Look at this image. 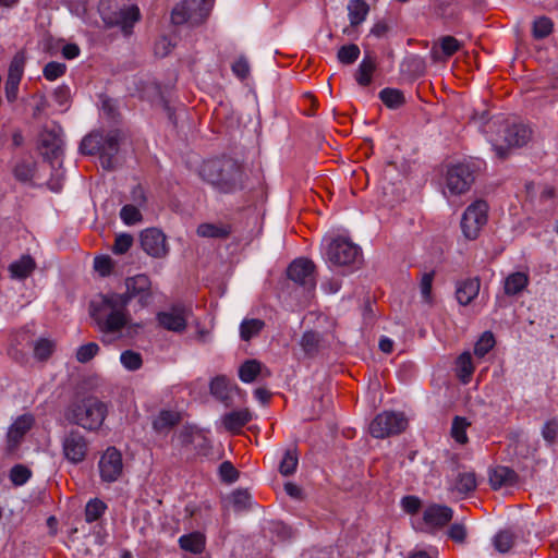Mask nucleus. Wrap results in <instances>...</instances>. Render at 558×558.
I'll list each match as a JSON object with an SVG mask.
<instances>
[{
  "mask_svg": "<svg viewBox=\"0 0 558 558\" xmlns=\"http://www.w3.org/2000/svg\"><path fill=\"white\" fill-rule=\"evenodd\" d=\"M553 23L548 17L542 16L533 23V36L535 38H544L551 33Z\"/></svg>",
  "mask_w": 558,
  "mask_h": 558,
  "instance_id": "47",
  "label": "nucleus"
},
{
  "mask_svg": "<svg viewBox=\"0 0 558 558\" xmlns=\"http://www.w3.org/2000/svg\"><path fill=\"white\" fill-rule=\"evenodd\" d=\"M98 468L104 482L112 483L118 481L123 471L121 452L114 447L107 448L100 457Z\"/></svg>",
  "mask_w": 558,
  "mask_h": 558,
  "instance_id": "12",
  "label": "nucleus"
},
{
  "mask_svg": "<svg viewBox=\"0 0 558 558\" xmlns=\"http://www.w3.org/2000/svg\"><path fill=\"white\" fill-rule=\"evenodd\" d=\"M140 17L141 13L137 5H125L116 13L114 20L110 23L120 26L122 32L129 35Z\"/></svg>",
  "mask_w": 558,
  "mask_h": 558,
  "instance_id": "18",
  "label": "nucleus"
},
{
  "mask_svg": "<svg viewBox=\"0 0 558 558\" xmlns=\"http://www.w3.org/2000/svg\"><path fill=\"white\" fill-rule=\"evenodd\" d=\"M107 414V404L97 398L90 397L69 407L65 418L86 430L95 432L101 427Z\"/></svg>",
  "mask_w": 558,
  "mask_h": 558,
  "instance_id": "3",
  "label": "nucleus"
},
{
  "mask_svg": "<svg viewBox=\"0 0 558 558\" xmlns=\"http://www.w3.org/2000/svg\"><path fill=\"white\" fill-rule=\"evenodd\" d=\"M369 8L363 0H351L348 4L350 24L356 26L366 20Z\"/></svg>",
  "mask_w": 558,
  "mask_h": 558,
  "instance_id": "29",
  "label": "nucleus"
},
{
  "mask_svg": "<svg viewBox=\"0 0 558 558\" xmlns=\"http://www.w3.org/2000/svg\"><path fill=\"white\" fill-rule=\"evenodd\" d=\"M530 278L524 271H514L504 279V292L508 296L521 294L529 286Z\"/></svg>",
  "mask_w": 558,
  "mask_h": 558,
  "instance_id": "20",
  "label": "nucleus"
},
{
  "mask_svg": "<svg viewBox=\"0 0 558 558\" xmlns=\"http://www.w3.org/2000/svg\"><path fill=\"white\" fill-rule=\"evenodd\" d=\"M450 538L456 542H463L466 535L465 527L462 524H452L448 531Z\"/></svg>",
  "mask_w": 558,
  "mask_h": 558,
  "instance_id": "62",
  "label": "nucleus"
},
{
  "mask_svg": "<svg viewBox=\"0 0 558 558\" xmlns=\"http://www.w3.org/2000/svg\"><path fill=\"white\" fill-rule=\"evenodd\" d=\"M230 501L236 511L247 509L252 504V496L246 489H238L230 496Z\"/></svg>",
  "mask_w": 558,
  "mask_h": 558,
  "instance_id": "43",
  "label": "nucleus"
},
{
  "mask_svg": "<svg viewBox=\"0 0 558 558\" xmlns=\"http://www.w3.org/2000/svg\"><path fill=\"white\" fill-rule=\"evenodd\" d=\"M375 66H376L375 62L368 57H365L361 61V63L357 68L356 74H355L356 82L361 86H367L371 84L372 75H373V72L375 71Z\"/></svg>",
  "mask_w": 558,
  "mask_h": 558,
  "instance_id": "34",
  "label": "nucleus"
},
{
  "mask_svg": "<svg viewBox=\"0 0 558 558\" xmlns=\"http://www.w3.org/2000/svg\"><path fill=\"white\" fill-rule=\"evenodd\" d=\"M314 264L306 258L294 259L288 268V277L308 289L315 287Z\"/></svg>",
  "mask_w": 558,
  "mask_h": 558,
  "instance_id": "14",
  "label": "nucleus"
},
{
  "mask_svg": "<svg viewBox=\"0 0 558 558\" xmlns=\"http://www.w3.org/2000/svg\"><path fill=\"white\" fill-rule=\"evenodd\" d=\"M514 537L509 531H500L494 537V546L499 553H507L513 546Z\"/></svg>",
  "mask_w": 558,
  "mask_h": 558,
  "instance_id": "44",
  "label": "nucleus"
},
{
  "mask_svg": "<svg viewBox=\"0 0 558 558\" xmlns=\"http://www.w3.org/2000/svg\"><path fill=\"white\" fill-rule=\"evenodd\" d=\"M495 345L494 335L485 331L474 345V354L477 357H484Z\"/></svg>",
  "mask_w": 558,
  "mask_h": 558,
  "instance_id": "41",
  "label": "nucleus"
},
{
  "mask_svg": "<svg viewBox=\"0 0 558 558\" xmlns=\"http://www.w3.org/2000/svg\"><path fill=\"white\" fill-rule=\"evenodd\" d=\"M474 367L472 364V357L469 352L462 353L457 360V373L458 377L463 384H468L472 377Z\"/></svg>",
  "mask_w": 558,
  "mask_h": 558,
  "instance_id": "32",
  "label": "nucleus"
},
{
  "mask_svg": "<svg viewBox=\"0 0 558 558\" xmlns=\"http://www.w3.org/2000/svg\"><path fill=\"white\" fill-rule=\"evenodd\" d=\"M25 65V56L23 52H17L11 60L9 66L8 78L22 80Z\"/></svg>",
  "mask_w": 558,
  "mask_h": 558,
  "instance_id": "45",
  "label": "nucleus"
},
{
  "mask_svg": "<svg viewBox=\"0 0 558 558\" xmlns=\"http://www.w3.org/2000/svg\"><path fill=\"white\" fill-rule=\"evenodd\" d=\"M514 477V472L507 466H497L489 472V483L494 489L511 484Z\"/></svg>",
  "mask_w": 558,
  "mask_h": 558,
  "instance_id": "27",
  "label": "nucleus"
},
{
  "mask_svg": "<svg viewBox=\"0 0 558 558\" xmlns=\"http://www.w3.org/2000/svg\"><path fill=\"white\" fill-rule=\"evenodd\" d=\"M12 173L20 182H31L35 175V162L32 159H20L14 163Z\"/></svg>",
  "mask_w": 558,
  "mask_h": 558,
  "instance_id": "28",
  "label": "nucleus"
},
{
  "mask_svg": "<svg viewBox=\"0 0 558 558\" xmlns=\"http://www.w3.org/2000/svg\"><path fill=\"white\" fill-rule=\"evenodd\" d=\"M196 232L202 238L225 239L231 233V228L223 223H201Z\"/></svg>",
  "mask_w": 558,
  "mask_h": 558,
  "instance_id": "26",
  "label": "nucleus"
},
{
  "mask_svg": "<svg viewBox=\"0 0 558 558\" xmlns=\"http://www.w3.org/2000/svg\"><path fill=\"white\" fill-rule=\"evenodd\" d=\"M99 351V345L95 342H89L81 345L76 351V360L81 363H87Z\"/></svg>",
  "mask_w": 558,
  "mask_h": 558,
  "instance_id": "50",
  "label": "nucleus"
},
{
  "mask_svg": "<svg viewBox=\"0 0 558 558\" xmlns=\"http://www.w3.org/2000/svg\"><path fill=\"white\" fill-rule=\"evenodd\" d=\"M251 420V412L246 409H243L226 414L222 417V424L227 430L236 433Z\"/></svg>",
  "mask_w": 558,
  "mask_h": 558,
  "instance_id": "24",
  "label": "nucleus"
},
{
  "mask_svg": "<svg viewBox=\"0 0 558 558\" xmlns=\"http://www.w3.org/2000/svg\"><path fill=\"white\" fill-rule=\"evenodd\" d=\"M379 98L390 109H397L404 104L403 93L396 88H384Z\"/></svg>",
  "mask_w": 558,
  "mask_h": 558,
  "instance_id": "35",
  "label": "nucleus"
},
{
  "mask_svg": "<svg viewBox=\"0 0 558 558\" xmlns=\"http://www.w3.org/2000/svg\"><path fill=\"white\" fill-rule=\"evenodd\" d=\"M299 463V458L295 449H288L279 465V471L282 475L288 476L295 472Z\"/></svg>",
  "mask_w": 558,
  "mask_h": 558,
  "instance_id": "37",
  "label": "nucleus"
},
{
  "mask_svg": "<svg viewBox=\"0 0 558 558\" xmlns=\"http://www.w3.org/2000/svg\"><path fill=\"white\" fill-rule=\"evenodd\" d=\"M543 437L548 441L553 442L558 434V423L547 422L542 430Z\"/></svg>",
  "mask_w": 558,
  "mask_h": 558,
  "instance_id": "61",
  "label": "nucleus"
},
{
  "mask_svg": "<svg viewBox=\"0 0 558 558\" xmlns=\"http://www.w3.org/2000/svg\"><path fill=\"white\" fill-rule=\"evenodd\" d=\"M124 293H108L101 296V302L94 310L93 316L102 332H120L123 328H140L132 324L128 305L133 298L146 301L150 296V280L146 275H137L125 280Z\"/></svg>",
  "mask_w": 558,
  "mask_h": 558,
  "instance_id": "1",
  "label": "nucleus"
},
{
  "mask_svg": "<svg viewBox=\"0 0 558 558\" xmlns=\"http://www.w3.org/2000/svg\"><path fill=\"white\" fill-rule=\"evenodd\" d=\"M232 71L233 73L240 77V78H245L247 75H248V72H250V66H248V63L247 61L244 59V58H240L238 59L233 64H232Z\"/></svg>",
  "mask_w": 558,
  "mask_h": 558,
  "instance_id": "60",
  "label": "nucleus"
},
{
  "mask_svg": "<svg viewBox=\"0 0 558 558\" xmlns=\"http://www.w3.org/2000/svg\"><path fill=\"white\" fill-rule=\"evenodd\" d=\"M201 177L223 193L243 186L244 174L241 166L232 159H211L203 162Z\"/></svg>",
  "mask_w": 558,
  "mask_h": 558,
  "instance_id": "2",
  "label": "nucleus"
},
{
  "mask_svg": "<svg viewBox=\"0 0 558 558\" xmlns=\"http://www.w3.org/2000/svg\"><path fill=\"white\" fill-rule=\"evenodd\" d=\"M66 65L61 62L51 61L44 68V76L48 81H56L65 73Z\"/></svg>",
  "mask_w": 558,
  "mask_h": 558,
  "instance_id": "49",
  "label": "nucleus"
},
{
  "mask_svg": "<svg viewBox=\"0 0 558 558\" xmlns=\"http://www.w3.org/2000/svg\"><path fill=\"white\" fill-rule=\"evenodd\" d=\"M232 388V383L226 376H217L210 383V392L220 400H226Z\"/></svg>",
  "mask_w": 558,
  "mask_h": 558,
  "instance_id": "33",
  "label": "nucleus"
},
{
  "mask_svg": "<svg viewBox=\"0 0 558 558\" xmlns=\"http://www.w3.org/2000/svg\"><path fill=\"white\" fill-rule=\"evenodd\" d=\"M474 182V173L466 163H456L448 167L444 181V195L449 198L466 193Z\"/></svg>",
  "mask_w": 558,
  "mask_h": 558,
  "instance_id": "7",
  "label": "nucleus"
},
{
  "mask_svg": "<svg viewBox=\"0 0 558 558\" xmlns=\"http://www.w3.org/2000/svg\"><path fill=\"white\" fill-rule=\"evenodd\" d=\"M191 315L192 311L189 307L174 305L157 313L156 319L163 329L181 333L185 331Z\"/></svg>",
  "mask_w": 558,
  "mask_h": 558,
  "instance_id": "11",
  "label": "nucleus"
},
{
  "mask_svg": "<svg viewBox=\"0 0 558 558\" xmlns=\"http://www.w3.org/2000/svg\"><path fill=\"white\" fill-rule=\"evenodd\" d=\"M107 505L102 500L98 498L90 499L85 507L86 522L92 523L98 520L105 513Z\"/></svg>",
  "mask_w": 558,
  "mask_h": 558,
  "instance_id": "36",
  "label": "nucleus"
},
{
  "mask_svg": "<svg viewBox=\"0 0 558 558\" xmlns=\"http://www.w3.org/2000/svg\"><path fill=\"white\" fill-rule=\"evenodd\" d=\"M120 218L125 225L131 226L141 222L142 214L138 207L134 205H124L120 210Z\"/></svg>",
  "mask_w": 558,
  "mask_h": 558,
  "instance_id": "46",
  "label": "nucleus"
},
{
  "mask_svg": "<svg viewBox=\"0 0 558 558\" xmlns=\"http://www.w3.org/2000/svg\"><path fill=\"white\" fill-rule=\"evenodd\" d=\"M531 137L530 129L522 123H502L498 125V134L489 137L498 157L505 158L511 147L525 145Z\"/></svg>",
  "mask_w": 558,
  "mask_h": 558,
  "instance_id": "4",
  "label": "nucleus"
},
{
  "mask_svg": "<svg viewBox=\"0 0 558 558\" xmlns=\"http://www.w3.org/2000/svg\"><path fill=\"white\" fill-rule=\"evenodd\" d=\"M141 245L149 256L156 258H162L169 252L166 235L156 228H148L142 231Z\"/></svg>",
  "mask_w": 558,
  "mask_h": 558,
  "instance_id": "13",
  "label": "nucleus"
},
{
  "mask_svg": "<svg viewBox=\"0 0 558 558\" xmlns=\"http://www.w3.org/2000/svg\"><path fill=\"white\" fill-rule=\"evenodd\" d=\"M54 343L46 338L39 339L34 347L35 357L38 360L48 359L53 352Z\"/></svg>",
  "mask_w": 558,
  "mask_h": 558,
  "instance_id": "48",
  "label": "nucleus"
},
{
  "mask_svg": "<svg viewBox=\"0 0 558 558\" xmlns=\"http://www.w3.org/2000/svg\"><path fill=\"white\" fill-rule=\"evenodd\" d=\"M451 508L442 505H430L423 512L424 530L432 532L445 526L452 519Z\"/></svg>",
  "mask_w": 558,
  "mask_h": 558,
  "instance_id": "15",
  "label": "nucleus"
},
{
  "mask_svg": "<svg viewBox=\"0 0 558 558\" xmlns=\"http://www.w3.org/2000/svg\"><path fill=\"white\" fill-rule=\"evenodd\" d=\"M488 205L484 201H476L469 205L462 215L461 230L465 239L475 240L487 223Z\"/></svg>",
  "mask_w": 558,
  "mask_h": 558,
  "instance_id": "8",
  "label": "nucleus"
},
{
  "mask_svg": "<svg viewBox=\"0 0 558 558\" xmlns=\"http://www.w3.org/2000/svg\"><path fill=\"white\" fill-rule=\"evenodd\" d=\"M80 54V48L77 45L75 44H66L63 48H62V56L69 60L71 59H74L76 57H78Z\"/></svg>",
  "mask_w": 558,
  "mask_h": 558,
  "instance_id": "64",
  "label": "nucleus"
},
{
  "mask_svg": "<svg viewBox=\"0 0 558 558\" xmlns=\"http://www.w3.org/2000/svg\"><path fill=\"white\" fill-rule=\"evenodd\" d=\"M470 423L464 417L457 416L454 417L451 426V436L452 438L461 445L468 442L466 428Z\"/></svg>",
  "mask_w": 558,
  "mask_h": 558,
  "instance_id": "39",
  "label": "nucleus"
},
{
  "mask_svg": "<svg viewBox=\"0 0 558 558\" xmlns=\"http://www.w3.org/2000/svg\"><path fill=\"white\" fill-rule=\"evenodd\" d=\"M434 274L433 272H426L422 276L421 282H420V290L422 298L426 302H430L432 300V284H433Z\"/></svg>",
  "mask_w": 558,
  "mask_h": 558,
  "instance_id": "55",
  "label": "nucleus"
},
{
  "mask_svg": "<svg viewBox=\"0 0 558 558\" xmlns=\"http://www.w3.org/2000/svg\"><path fill=\"white\" fill-rule=\"evenodd\" d=\"M263 365L257 360H247L239 368V378L245 384L253 383L262 373Z\"/></svg>",
  "mask_w": 558,
  "mask_h": 558,
  "instance_id": "30",
  "label": "nucleus"
},
{
  "mask_svg": "<svg viewBox=\"0 0 558 558\" xmlns=\"http://www.w3.org/2000/svg\"><path fill=\"white\" fill-rule=\"evenodd\" d=\"M171 43L166 37H162L155 44V53L159 57H165L170 52Z\"/></svg>",
  "mask_w": 558,
  "mask_h": 558,
  "instance_id": "63",
  "label": "nucleus"
},
{
  "mask_svg": "<svg viewBox=\"0 0 558 558\" xmlns=\"http://www.w3.org/2000/svg\"><path fill=\"white\" fill-rule=\"evenodd\" d=\"M181 420V415L174 410H161L153 421V428L160 434L168 433Z\"/></svg>",
  "mask_w": 558,
  "mask_h": 558,
  "instance_id": "22",
  "label": "nucleus"
},
{
  "mask_svg": "<svg viewBox=\"0 0 558 558\" xmlns=\"http://www.w3.org/2000/svg\"><path fill=\"white\" fill-rule=\"evenodd\" d=\"M31 471L24 465H15L10 472V478L15 485H24L31 477Z\"/></svg>",
  "mask_w": 558,
  "mask_h": 558,
  "instance_id": "52",
  "label": "nucleus"
},
{
  "mask_svg": "<svg viewBox=\"0 0 558 558\" xmlns=\"http://www.w3.org/2000/svg\"><path fill=\"white\" fill-rule=\"evenodd\" d=\"M101 133H92L83 138L80 145V149L86 155H100Z\"/></svg>",
  "mask_w": 558,
  "mask_h": 558,
  "instance_id": "38",
  "label": "nucleus"
},
{
  "mask_svg": "<svg viewBox=\"0 0 558 558\" xmlns=\"http://www.w3.org/2000/svg\"><path fill=\"white\" fill-rule=\"evenodd\" d=\"M181 549L194 555L202 554L205 549L206 538L201 532H192L184 534L179 538Z\"/></svg>",
  "mask_w": 558,
  "mask_h": 558,
  "instance_id": "23",
  "label": "nucleus"
},
{
  "mask_svg": "<svg viewBox=\"0 0 558 558\" xmlns=\"http://www.w3.org/2000/svg\"><path fill=\"white\" fill-rule=\"evenodd\" d=\"M219 473L223 481L226 482H234L238 477V472L232 465V463L225 461L219 466Z\"/></svg>",
  "mask_w": 558,
  "mask_h": 558,
  "instance_id": "57",
  "label": "nucleus"
},
{
  "mask_svg": "<svg viewBox=\"0 0 558 558\" xmlns=\"http://www.w3.org/2000/svg\"><path fill=\"white\" fill-rule=\"evenodd\" d=\"M408 426V420L401 412L384 411L369 424V433L375 438H385L400 434Z\"/></svg>",
  "mask_w": 558,
  "mask_h": 558,
  "instance_id": "9",
  "label": "nucleus"
},
{
  "mask_svg": "<svg viewBox=\"0 0 558 558\" xmlns=\"http://www.w3.org/2000/svg\"><path fill=\"white\" fill-rule=\"evenodd\" d=\"M401 507L405 512L413 514L420 510L421 500L415 496H405L401 500Z\"/></svg>",
  "mask_w": 558,
  "mask_h": 558,
  "instance_id": "58",
  "label": "nucleus"
},
{
  "mask_svg": "<svg viewBox=\"0 0 558 558\" xmlns=\"http://www.w3.org/2000/svg\"><path fill=\"white\" fill-rule=\"evenodd\" d=\"M120 138V132L117 130L109 131L106 134H101L100 159L104 168H113L112 158L118 153Z\"/></svg>",
  "mask_w": 558,
  "mask_h": 558,
  "instance_id": "17",
  "label": "nucleus"
},
{
  "mask_svg": "<svg viewBox=\"0 0 558 558\" xmlns=\"http://www.w3.org/2000/svg\"><path fill=\"white\" fill-rule=\"evenodd\" d=\"M319 336L314 331H306L302 336L301 347L306 353H313L318 345Z\"/></svg>",
  "mask_w": 558,
  "mask_h": 558,
  "instance_id": "54",
  "label": "nucleus"
},
{
  "mask_svg": "<svg viewBox=\"0 0 558 558\" xmlns=\"http://www.w3.org/2000/svg\"><path fill=\"white\" fill-rule=\"evenodd\" d=\"M265 323L257 318L244 319L240 325V337L244 341L251 340L257 336L264 328Z\"/></svg>",
  "mask_w": 558,
  "mask_h": 558,
  "instance_id": "31",
  "label": "nucleus"
},
{
  "mask_svg": "<svg viewBox=\"0 0 558 558\" xmlns=\"http://www.w3.org/2000/svg\"><path fill=\"white\" fill-rule=\"evenodd\" d=\"M132 244H133L132 235H130L128 233H121L116 236L112 251L116 254H124L131 248Z\"/></svg>",
  "mask_w": 558,
  "mask_h": 558,
  "instance_id": "53",
  "label": "nucleus"
},
{
  "mask_svg": "<svg viewBox=\"0 0 558 558\" xmlns=\"http://www.w3.org/2000/svg\"><path fill=\"white\" fill-rule=\"evenodd\" d=\"M461 47V44L458 39L452 36H445L440 39L439 49L445 58L451 57L456 53Z\"/></svg>",
  "mask_w": 558,
  "mask_h": 558,
  "instance_id": "51",
  "label": "nucleus"
},
{
  "mask_svg": "<svg viewBox=\"0 0 558 558\" xmlns=\"http://www.w3.org/2000/svg\"><path fill=\"white\" fill-rule=\"evenodd\" d=\"M35 267L34 259L29 255H24L9 266V271L12 278L22 280L27 278Z\"/></svg>",
  "mask_w": 558,
  "mask_h": 558,
  "instance_id": "25",
  "label": "nucleus"
},
{
  "mask_svg": "<svg viewBox=\"0 0 558 558\" xmlns=\"http://www.w3.org/2000/svg\"><path fill=\"white\" fill-rule=\"evenodd\" d=\"M360 48L355 44L342 46L337 53L339 62L342 64H352L360 57Z\"/></svg>",
  "mask_w": 558,
  "mask_h": 558,
  "instance_id": "42",
  "label": "nucleus"
},
{
  "mask_svg": "<svg viewBox=\"0 0 558 558\" xmlns=\"http://www.w3.org/2000/svg\"><path fill=\"white\" fill-rule=\"evenodd\" d=\"M324 246V257L329 267L353 265L361 257L360 247L343 236L325 239Z\"/></svg>",
  "mask_w": 558,
  "mask_h": 558,
  "instance_id": "5",
  "label": "nucleus"
},
{
  "mask_svg": "<svg viewBox=\"0 0 558 558\" xmlns=\"http://www.w3.org/2000/svg\"><path fill=\"white\" fill-rule=\"evenodd\" d=\"M94 267L101 276H107L113 268V263L109 256H98L94 260Z\"/></svg>",
  "mask_w": 558,
  "mask_h": 558,
  "instance_id": "56",
  "label": "nucleus"
},
{
  "mask_svg": "<svg viewBox=\"0 0 558 558\" xmlns=\"http://www.w3.org/2000/svg\"><path fill=\"white\" fill-rule=\"evenodd\" d=\"M33 424L34 417L31 414L21 415L13 422L7 435L9 452H13L17 448L24 435L32 428Z\"/></svg>",
  "mask_w": 558,
  "mask_h": 558,
  "instance_id": "16",
  "label": "nucleus"
},
{
  "mask_svg": "<svg viewBox=\"0 0 558 558\" xmlns=\"http://www.w3.org/2000/svg\"><path fill=\"white\" fill-rule=\"evenodd\" d=\"M120 362L128 371H137L142 367L143 359L138 352L126 350L120 355Z\"/></svg>",
  "mask_w": 558,
  "mask_h": 558,
  "instance_id": "40",
  "label": "nucleus"
},
{
  "mask_svg": "<svg viewBox=\"0 0 558 558\" xmlns=\"http://www.w3.org/2000/svg\"><path fill=\"white\" fill-rule=\"evenodd\" d=\"M61 446L64 459L71 464L83 462L88 452V441L76 429H71L63 435Z\"/></svg>",
  "mask_w": 558,
  "mask_h": 558,
  "instance_id": "10",
  "label": "nucleus"
},
{
  "mask_svg": "<svg viewBox=\"0 0 558 558\" xmlns=\"http://www.w3.org/2000/svg\"><path fill=\"white\" fill-rule=\"evenodd\" d=\"M480 280L477 278H470L460 281L457 284L456 296L461 305L470 304L480 292Z\"/></svg>",
  "mask_w": 558,
  "mask_h": 558,
  "instance_id": "21",
  "label": "nucleus"
},
{
  "mask_svg": "<svg viewBox=\"0 0 558 558\" xmlns=\"http://www.w3.org/2000/svg\"><path fill=\"white\" fill-rule=\"evenodd\" d=\"M211 7L210 0H182L172 9L171 21L175 25L198 26L207 20Z\"/></svg>",
  "mask_w": 558,
  "mask_h": 558,
  "instance_id": "6",
  "label": "nucleus"
},
{
  "mask_svg": "<svg viewBox=\"0 0 558 558\" xmlns=\"http://www.w3.org/2000/svg\"><path fill=\"white\" fill-rule=\"evenodd\" d=\"M20 82H21V80L7 78L5 97H7L8 101L12 102L16 99Z\"/></svg>",
  "mask_w": 558,
  "mask_h": 558,
  "instance_id": "59",
  "label": "nucleus"
},
{
  "mask_svg": "<svg viewBox=\"0 0 558 558\" xmlns=\"http://www.w3.org/2000/svg\"><path fill=\"white\" fill-rule=\"evenodd\" d=\"M477 486L474 472H460L449 482V490L461 496L473 492Z\"/></svg>",
  "mask_w": 558,
  "mask_h": 558,
  "instance_id": "19",
  "label": "nucleus"
}]
</instances>
